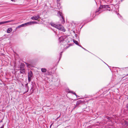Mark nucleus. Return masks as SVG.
<instances>
[{
    "label": "nucleus",
    "instance_id": "obj_23",
    "mask_svg": "<svg viewBox=\"0 0 128 128\" xmlns=\"http://www.w3.org/2000/svg\"><path fill=\"white\" fill-rule=\"evenodd\" d=\"M4 126H1L0 128H4Z\"/></svg>",
    "mask_w": 128,
    "mask_h": 128
},
{
    "label": "nucleus",
    "instance_id": "obj_8",
    "mask_svg": "<svg viewBox=\"0 0 128 128\" xmlns=\"http://www.w3.org/2000/svg\"><path fill=\"white\" fill-rule=\"evenodd\" d=\"M40 18V16L39 15H38L36 16H32L31 19L32 20H37Z\"/></svg>",
    "mask_w": 128,
    "mask_h": 128
},
{
    "label": "nucleus",
    "instance_id": "obj_16",
    "mask_svg": "<svg viewBox=\"0 0 128 128\" xmlns=\"http://www.w3.org/2000/svg\"><path fill=\"white\" fill-rule=\"evenodd\" d=\"M12 30V29L11 28H8L7 30V32L8 33H10Z\"/></svg>",
    "mask_w": 128,
    "mask_h": 128
},
{
    "label": "nucleus",
    "instance_id": "obj_11",
    "mask_svg": "<svg viewBox=\"0 0 128 128\" xmlns=\"http://www.w3.org/2000/svg\"><path fill=\"white\" fill-rule=\"evenodd\" d=\"M66 91L67 92H68V93H71L75 95H76V94L74 92L72 91H70L68 89L67 90V89H66Z\"/></svg>",
    "mask_w": 128,
    "mask_h": 128
},
{
    "label": "nucleus",
    "instance_id": "obj_31",
    "mask_svg": "<svg viewBox=\"0 0 128 128\" xmlns=\"http://www.w3.org/2000/svg\"><path fill=\"white\" fill-rule=\"evenodd\" d=\"M83 26V25L81 27V28H82V26Z\"/></svg>",
    "mask_w": 128,
    "mask_h": 128
},
{
    "label": "nucleus",
    "instance_id": "obj_17",
    "mask_svg": "<svg viewBox=\"0 0 128 128\" xmlns=\"http://www.w3.org/2000/svg\"><path fill=\"white\" fill-rule=\"evenodd\" d=\"M24 66L25 65L24 64L21 63L20 66V69L24 68Z\"/></svg>",
    "mask_w": 128,
    "mask_h": 128
},
{
    "label": "nucleus",
    "instance_id": "obj_26",
    "mask_svg": "<svg viewBox=\"0 0 128 128\" xmlns=\"http://www.w3.org/2000/svg\"><path fill=\"white\" fill-rule=\"evenodd\" d=\"M77 36V34H75V36Z\"/></svg>",
    "mask_w": 128,
    "mask_h": 128
},
{
    "label": "nucleus",
    "instance_id": "obj_3",
    "mask_svg": "<svg viewBox=\"0 0 128 128\" xmlns=\"http://www.w3.org/2000/svg\"><path fill=\"white\" fill-rule=\"evenodd\" d=\"M59 40L60 42V44L61 46V48L62 50H63L64 49V36H61L59 38Z\"/></svg>",
    "mask_w": 128,
    "mask_h": 128
},
{
    "label": "nucleus",
    "instance_id": "obj_9",
    "mask_svg": "<svg viewBox=\"0 0 128 128\" xmlns=\"http://www.w3.org/2000/svg\"><path fill=\"white\" fill-rule=\"evenodd\" d=\"M27 23L28 26L32 24H37L38 22L36 21L30 22H27Z\"/></svg>",
    "mask_w": 128,
    "mask_h": 128
},
{
    "label": "nucleus",
    "instance_id": "obj_22",
    "mask_svg": "<svg viewBox=\"0 0 128 128\" xmlns=\"http://www.w3.org/2000/svg\"><path fill=\"white\" fill-rule=\"evenodd\" d=\"M82 48H83L84 50H86V51H88V50H86L85 48H83V47H82V46H81V47Z\"/></svg>",
    "mask_w": 128,
    "mask_h": 128
},
{
    "label": "nucleus",
    "instance_id": "obj_1",
    "mask_svg": "<svg viewBox=\"0 0 128 128\" xmlns=\"http://www.w3.org/2000/svg\"><path fill=\"white\" fill-rule=\"evenodd\" d=\"M110 11L111 9L109 5H102L95 12L96 15L100 13L103 10H105Z\"/></svg>",
    "mask_w": 128,
    "mask_h": 128
},
{
    "label": "nucleus",
    "instance_id": "obj_19",
    "mask_svg": "<svg viewBox=\"0 0 128 128\" xmlns=\"http://www.w3.org/2000/svg\"><path fill=\"white\" fill-rule=\"evenodd\" d=\"M28 83H27L25 85V86L26 88H27L28 89L27 90L26 92H28Z\"/></svg>",
    "mask_w": 128,
    "mask_h": 128
},
{
    "label": "nucleus",
    "instance_id": "obj_15",
    "mask_svg": "<svg viewBox=\"0 0 128 128\" xmlns=\"http://www.w3.org/2000/svg\"><path fill=\"white\" fill-rule=\"evenodd\" d=\"M73 41L74 42L75 44H76V45L79 46L80 47H81V45H80L79 44L78 42L77 41H76V40H74V39H73Z\"/></svg>",
    "mask_w": 128,
    "mask_h": 128
},
{
    "label": "nucleus",
    "instance_id": "obj_25",
    "mask_svg": "<svg viewBox=\"0 0 128 128\" xmlns=\"http://www.w3.org/2000/svg\"><path fill=\"white\" fill-rule=\"evenodd\" d=\"M75 96H76L77 98L78 97H79V96H78L77 95H75Z\"/></svg>",
    "mask_w": 128,
    "mask_h": 128
},
{
    "label": "nucleus",
    "instance_id": "obj_33",
    "mask_svg": "<svg viewBox=\"0 0 128 128\" xmlns=\"http://www.w3.org/2000/svg\"><path fill=\"white\" fill-rule=\"evenodd\" d=\"M64 38H65V36H64Z\"/></svg>",
    "mask_w": 128,
    "mask_h": 128
},
{
    "label": "nucleus",
    "instance_id": "obj_34",
    "mask_svg": "<svg viewBox=\"0 0 128 128\" xmlns=\"http://www.w3.org/2000/svg\"><path fill=\"white\" fill-rule=\"evenodd\" d=\"M52 126V125H51V126Z\"/></svg>",
    "mask_w": 128,
    "mask_h": 128
},
{
    "label": "nucleus",
    "instance_id": "obj_21",
    "mask_svg": "<svg viewBox=\"0 0 128 128\" xmlns=\"http://www.w3.org/2000/svg\"><path fill=\"white\" fill-rule=\"evenodd\" d=\"M126 108L127 109V110H128V104L126 105Z\"/></svg>",
    "mask_w": 128,
    "mask_h": 128
},
{
    "label": "nucleus",
    "instance_id": "obj_32",
    "mask_svg": "<svg viewBox=\"0 0 128 128\" xmlns=\"http://www.w3.org/2000/svg\"><path fill=\"white\" fill-rule=\"evenodd\" d=\"M65 31H66V30H65V29H64V32Z\"/></svg>",
    "mask_w": 128,
    "mask_h": 128
},
{
    "label": "nucleus",
    "instance_id": "obj_14",
    "mask_svg": "<svg viewBox=\"0 0 128 128\" xmlns=\"http://www.w3.org/2000/svg\"><path fill=\"white\" fill-rule=\"evenodd\" d=\"M82 102L81 100H79L77 101L76 106H78L79 104Z\"/></svg>",
    "mask_w": 128,
    "mask_h": 128
},
{
    "label": "nucleus",
    "instance_id": "obj_18",
    "mask_svg": "<svg viewBox=\"0 0 128 128\" xmlns=\"http://www.w3.org/2000/svg\"><path fill=\"white\" fill-rule=\"evenodd\" d=\"M41 71L42 72H44L47 71V70L45 68H42L41 69Z\"/></svg>",
    "mask_w": 128,
    "mask_h": 128
},
{
    "label": "nucleus",
    "instance_id": "obj_13",
    "mask_svg": "<svg viewBox=\"0 0 128 128\" xmlns=\"http://www.w3.org/2000/svg\"><path fill=\"white\" fill-rule=\"evenodd\" d=\"M19 70L20 74H24L25 72V70L24 68L20 69Z\"/></svg>",
    "mask_w": 128,
    "mask_h": 128
},
{
    "label": "nucleus",
    "instance_id": "obj_2",
    "mask_svg": "<svg viewBox=\"0 0 128 128\" xmlns=\"http://www.w3.org/2000/svg\"><path fill=\"white\" fill-rule=\"evenodd\" d=\"M52 26L58 29L59 30L64 32V28L60 24H57L53 23H51L50 24Z\"/></svg>",
    "mask_w": 128,
    "mask_h": 128
},
{
    "label": "nucleus",
    "instance_id": "obj_29",
    "mask_svg": "<svg viewBox=\"0 0 128 128\" xmlns=\"http://www.w3.org/2000/svg\"><path fill=\"white\" fill-rule=\"evenodd\" d=\"M12 1H14V0H11Z\"/></svg>",
    "mask_w": 128,
    "mask_h": 128
},
{
    "label": "nucleus",
    "instance_id": "obj_6",
    "mask_svg": "<svg viewBox=\"0 0 128 128\" xmlns=\"http://www.w3.org/2000/svg\"><path fill=\"white\" fill-rule=\"evenodd\" d=\"M57 15L60 18V20L63 22L64 21V18L62 13L60 12H58L57 14Z\"/></svg>",
    "mask_w": 128,
    "mask_h": 128
},
{
    "label": "nucleus",
    "instance_id": "obj_5",
    "mask_svg": "<svg viewBox=\"0 0 128 128\" xmlns=\"http://www.w3.org/2000/svg\"><path fill=\"white\" fill-rule=\"evenodd\" d=\"M33 76V75L32 71H30L28 73V81L29 82L31 81Z\"/></svg>",
    "mask_w": 128,
    "mask_h": 128
},
{
    "label": "nucleus",
    "instance_id": "obj_7",
    "mask_svg": "<svg viewBox=\"0 0 128 128\" xmlns=\"http://www.w3.org/2000/svg\"><path fill=\"white\" fill-rule=\"evenodd\" d=\"M14 21V20H9L8 21H6L4 22H0V25L2 24H5L7 23L12 21Z\"/></svg>",
    "mask_w": 128,
    "mask_h": 128
},
{
    "label": "nucleus",
    "instance_id": "obj_10",
    "mask_svg": "<svg viewBox=\"0 0 128 128\" xmlns=\"http://www.w3.org/2000/svg\"><path fill=\"white\" fill-rule=\"evenodd\" d=\"M27 26H28V25L26 22L17 26L16 28H20L22 27H25Z\"/></svg>",
    "mask_w": 128,
    "mask_h": 128
},
{
    "label": "nucleus",
    "instance_id": "obj_30",
    "mask_svg": "<svg viewBox=\"0 0 128 128\" xmlns=\"http://www.w3.org/2000/svg\"><path fill=\"white\" fill-rule=\"evenodd\" d=\"M69 46L68 47L66 48V49H67V48H68V47H69Z\"/></svg>",
    "mask_w": 128,
    "mask_h": 128
},
{
    "label": "nucleus",
    "instance_id": "obj_4",
    "mask_svg": "<svg viewBox=\"0 0 128 128\" xmlns=\"http://www.w3.org/2000/svg\"><path fill=\"white\" fill-rule=\"evenodd\" d=\"M67 24V26L69 30H72L74 28L75 24L73 22L72 23L68 22Z\"/></svg>",
    "mask_w": 128,
    "mask_h": 128
},
{
    "label": "nucleus",
    "instance_id": "obj_28",
    "mask_svg": "<svg viewBox=\"0 0 128 128\" xmlns=\"http://www.w3.org/2000/svg\"><path fill=\"white\" fill-rule=\"evenodd\" d=\"M107 65V66H108V67H109V66H108V65H107V64H106Z\"/></svg>",
    "mask_w": 128,
    "mask_h": 128
},
{
    "label": "nucleus",
    "instance_id": "obj_27",
    "mask_svg": "<svg viewBox=\"0 0 128 128\" xmlns=\"http://www.w3.org/2000/svg\"><path fill=\"white\" fill-rule=\"evenodd\" d=\"M57 0V1L58 2H59V1H60V0Z\"/></svg>",
    "mask_w": 128,
    "mask_h": 128
},
{
    "label": "nucleus",
    "instance_id": "obj_24",
    "mask_svg": "<svg viewBox=\"0 0 128 128\" xmlns=\"http://www.w3.org/2000/svg\"><path fill=\"white\" fill-rule=\"evenodd\" d=\"M25 64H27V66H28V64L27 63H26V62H25Z\"/></svg>",
    "mask_w": 128,
    "mask_h": 128
},
{
    "label": "nucleus",
    "instance_id": "obj_12",
    "mask_svg": "<svg viewBox=\"0 0 128 128\" xmlns=\"http://www.w3.org/2000/svg\"><path fill=\"white\" fill-rule=\"evenodd\" d=\"M35 84L33 82H32V86L31 87L30 90H32V93H33L34 92V85Z\"/></svg>",
    "mask_w": 128,
    "mask_h": 128
},
{
    "label": "nucleus",
    "instance_id": "obj_20",
    "mask_svg": "<svg viewBox=\"0 0 128 128\" xmlns=\"http://www.w3.org/2000/svg\"><path fill=\"white\" fill-rule=\"evenodd\" d=\"M63 52V51H62V52H60V56H59V60L60 59V58L61 57V56L62 55V53Z\"/></svg>",
    "mask_w": 128,
    "mask_h": 128
},
{
    "label": "nucleus",
    "instance_id": "obj_35",
    "mask_svg": "<svg viewBox=\"0 0 128 128\" xmlns=\"http://www.w3.org/2000/svg\"><path fill=\"white\" fill-rule=\"evenodd\" d=\"M52 126V125H51V126Z\"/></svg>",
    "mask_w": 128,
    "mask_h": 128
}]
</instances>
